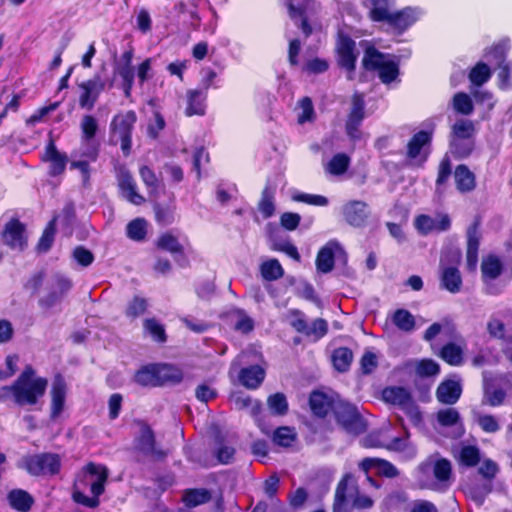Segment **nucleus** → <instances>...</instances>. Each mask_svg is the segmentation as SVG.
I'll return each instance as SVG.
<instances>
[{
	"mask_svg": "<svg viewBox=\"0 0 512 512\" xmlns=\"http://www.w3.org/2000/svg\"><path fill=\"white\" fill-rule=\"evenodd\" d=\"M474 134V123L468 119H459L452 126L450 138L474 139Z\"/></svg>",
	"mask_w": 512,
	"mask_h": 512,
	"instance_id": "obj_43",
	"label": "nucleus"
},
{
	"mask_svg": "<svg viewBox=\"0 0 512 512\" xmlns=\"http://www.w3.org/2000/svg\"><path fill=\"white\" fill-rule=\"evenodd\" d=\"M133 49L123 52L121 57L114 63V76L121 79V89L126 98H130L135 82V68L132 64Z\"/></svg>",
	"mask_w": 512,
	"mask_h": 512,
	"instance_id": "obj_11",
	"label": "nucleus"
},
{
	"mask_svg": "<svg viewBox=\"0 0 512 512\" xmlns=\"http://www.w3.org/2000/svg\"><path fill=\"white\" fill-rule=\"evenodd\" d=\"M352 479L350 474H346L342 480L338 483L335 499L333 504V512H349L348 505L346 502V490L349 480Z\"/></svg>",
	"mask_w": 512,
	"mask_h": 512,
	"instance_id": "obj_40",
	"label": "nucleus"
},
{
	"mask_svg": "<svg viewBox=\"0 0 512 512\" xmlns=\"http://www.w3.org/2000/svg\"><path fill=\"white\" fill-rule=\"evenodd\" d=\"M481 271L486 282L494 280L501 274L502 263L496 256L490 255L483 260Z\"/></svg>",
	"mask_w": 512,
	"mask_h": 512,
	"instance_id": "obj_44",
	"label": "nucleus"
},
{
	"mask_svg": "<svg viewBox=\"0 0 512 512\" xmlns=\"http://www.w3.org/2000/svg\"><path fill=\"white\" fill-rule=\"evenodd\" d=\"M451 174H452L451 160H450L449 156L445 155L442 158V160L440 161V164L438 167V175H437V179H436L437 190L447 183Z\"/></svg>",
	"mask_w": 512,
	"mask_h": 512,
	"instance_id": "obj_62",
	"label": "nucleus"
},
{
	"mask_svg": "<svg viewBox=\"0 0 512 512\" xmlns=\"http://www.w3.org/2000/svg\"><path fill=\"white\" fill-rule=\"evenodd\" d=\"M22 467L33 476L55 475L60 470L61 460L57 454L40 453L24 457Z\"/></svg>",
	"mask_w": 512,
	"mask_h": 512,
	"instance_id": "obj_8",
	"label": "nucleus"
},
{
	"mask_svg": "<svg viewBox=\"0 0 512 512\" xmlns=\"http://www.w3.org/2000/svg\"><path fill=\"white\" fill-rule=\"evenodd\" d=\"M108 478V469L100 464L88 463L78 476L75 486H90L92 497H88L83 492L75 490L73 499L76 503L89 508H95L99 505V496L104 492L105 483Z\"/></svg>",
	"mask_w": 512,
	"mask_h": 512,
	"instance_id": "obj_2",
	"label": "nucleus"
},
{
	"mask_svg": "<svg viewBox=\"0 0 512 512\" xmlns=\"http://www.w3.org/2000/svg\"><path fill=\"white\" fill-rule=\"evenodd\" d=\"M2 238L4 244L11 249L18 251L24 250L27 246L25 225L16 218L11 219L5 224Z\"/></svg>",
	"mask_w": 512,
	"mask_h": 512,
	"instance_id": "obj_18",
	"label": "nucleus"
},
{
	"mask_svg": "<svg viewBox=\"0 0 512 512\" xmlns=\"http://www.w3.org/2000/svg\"><path fill=\"white\" fill-rule=\"evenodd\" d=\"M480 244L479 224L473 223L467 230L466 262L469 270H475L478 263V249Z\"/></svg>",
	"mask_w": 512,
	"mask_h": 512,
	"instance_id": "obj_24",
	"label": "nucleus"
},
{
	"mask_svg": "<svg viewBox=\"0 0 512 512\" xmlns=\"http://www.w3.org/2000/svg\"><path fill=\"white\" fill-rule=\"evenodd\" d=\"M275 198V188L271 187L270 184H267L261 194V199L258 204V209L263 215L264 218H270L275 211L274 205Z\"/></svg>",
	"mask_w": 512,
	"mask_h": 512,
	"instance_id": "obj_38",
	"label": "nucleus"
},
{
	"mask_svg": "<svg viewBox=\"0 0 512 512\" xmlns=\"http://www.w3.org/2000/svg\"><path fill=\"white\" fill-rule=\"evenodd\" d=\"M432 141V132L421 130L415 133L406 146L407 158L417 160L423 165L429 155V147Z\"/></svg>",
	"mask_w": 512,
	"mask_h": 512,
	"instance_id": "obj_12",
	"label": "nucleus"
},
{
	"mask_svg": "<svg viewBox=\"0 0 512 512\" xmlns=\"http://www.w3.org/2000/svg\"><path fill=\"white\" fill-rule=\"evenodd\" d=\"M267 405L272 414L283 416L288 412V402L283 393H275L270 395L267 400Z\"/></svg>",
	"mask_w": 512,
	"mask_h": 512,
	"instance_id": "obj_52",
	"label": "nucleus"
},
{
	"mask_svg": "<svg viewBox=\"0 0 512 512\" xmlns=\"http://www.w3.org/2000/svg\"><path fill=\"white\" fill-rule=\"evenodd\" d=\"M41 160L49 163L48 174L52 177H56L64 173L68 163V156L66 153L60 152L54 141L50 140L45 147Z\"/></svg>",
	"mask_w": 512,
	"mask_h": 512,
	"instance_id": "obj_19",
	"label": "nucleus"
},
{
	"mask_svg": "<svg viewBox=\"0 0 512 512\" xmlns=\"http://www.w3.org/2000/svg\"><path fill=\"white\" fill-rule=\"evenodd\" d=\"M211 493L205 488L188 489L183 494V502L189 508L196 507L209 502Z\"/></svg>",
	"mask_w": 512,
	"mask_h": 512,
	"instance_id": "obj_37",
	"label": "nucleus"
},
{
	"mask_svg": "<svg viewBox=\"0 0 512 512\" xmlns=\"http://www.w3.org/2000/svg\"><path fill=\"white\" fill-rule=\"evenodd\" d=\"M207 93L200 89H190L186 92L187 106L185 115L188 117L203 116L206 112Z\"/></svg>",
	"mask_w": 512,
	"mask_h": 512,
	"instance_id": "obj_25",
	"label": "nucleus"
},
{
	"mask_svg": "<svg viewBox=\"0 0 512 512\" xmlns=\"http://www.w3.org/2000/svg\"><path fill=\"white\" fill-rule=\"evenodd\" d=\"M136 120V113L130 110L126 113L115 115L110 124L112 133L118 135L121 140V150L125 155H128L131 150L132 131Z\"/></svg>",
	"mask_w": 512,
	"mask_h": 512,
	"instance_id": "obj_10",
	"label": "nucleus"
},
{
	"mask_svg": "<svg viewBox=\"0 0 512 512\" xmlns=\"http://www.w3.org/2000/svg\"><path fill=\"white\" fill-rule=\"evenodd\" d=\"M474 139L450 138V152L455 158L463 159L468 157L474 150Z\"/></svg>",
	"mask_w": 512,
	"mask_h": 512,
	"instance_id": "obj_42",
	"label": "nucleus"
},
{
	"mask_svg": "<svg viewBox=\"0 0 512 512\" xmlns=\"http://www.w3.org/2000/svg\"><path fill=\"white\" fill-rule=\"evenodd\" d=\"M359 468L366 474L367 481H369V483L376 488H378L379 485L368 474L371 469H376L378 475L387 478H395L399 475V471L395 465L387 460L380 458H364L360 462Z\"/></svg>",
	"mask_w": 512,
	"mask_h": 512,
	"instance_id": "obj_17",
	"label": "nucleus"
},
{
	"mask_svg": "<svg viewBox=\"0 0 512 512\" xmlns=\"http://www.w3.org/2000/svg\"><path fill=\"white\" fill-rule=\"evenodd\" d=\"M415 371L420 377H432L439 374L440 366L432 359H423L417 362Z\"/></svg>",
	"mask_w": 512,
	"mask_h": 512,
	"instance_id": "obj_60",
	"label": "nucleus"
},
{
	"mask_svg": "<svg viewBox=\"0 0 512 512\" xmlns=\"http://www.w3.org/2000/svg\"><path fill=\"white\" fill-rule=\"evenodd\" d=\"M56 219H52L43 231L42 236L37 244V250L40 253H46L54 242V236L56 232Z\"/></svg>",
	"mask_w": 512,
	"mask_h": 512,
	"instance_id": "obj_54",
	"label": "nucleus"
},
{
	"mask_svg": "<svg viewBox=\"0 0 512 512\" xmlns=\"http://www.w3.org/2000/svg\"><path fill=\"white\" fill-rule=\"evenodd\" d=\"M362 65L367 71H377L383 84L389 85L399 76V64L389 55L378 51L374 46L365 50Z\"/></svg>",
	"mask_w": 512,
	"mask_h": 512,
	"instance_id": "obj_4",
	"label": "nucleus"
},
{
	"mask_svg": "<svg viewBox=\"0 0 512 512\" xmlns=\"http://www.w3.org/2000/svg\"><path fill=\"white\" fill-rule=\"evenodd\" d=\"M437 421L444 427L454 426L460 421V414L454 408L441 409L437 413Z\"/></svg>",
	"mask_w": 512,
	"mask_h": 512,
	"instance_id": "obj_61",
	"label": "nucleus"
},
{
	"mask_svg": "<svg viewBox=\"0 0 512 512\" xmlns=\"http://www.w3.org/2000/svg\"><path fill=\"white\" fill-rule=\"evenodd\" d=\"M442 331L452 335L455 332V326L447 318L443 319L442 322H435L426 329L423 335V339L430 342L435 339V337Z\"/></svg>",
	"mask_w": 512,
	"mask_h": 512,
	"instance_id": "obj_48",
	"label": "nucleus"
},
{
	"mask_svg": "<svg viewBox=\"0 0 512 512\" xmlns=\"http://www.w3.org/2000/svg\"><path fill=\"white\" fill-rule=\"evenodd\" d=\"M157 364H149L141 367L134 375V380L141 386H159Z\"/></svg>",
	"mask_w": 512,
	"mask_h": 512,
	"instance_id": "obj_35",
	"label": "nucleus"
},
{
	"mask_svg": "<svg viewBox=\"0 0 512 512\" xmlns=\"http://www.w3.org/2000/svg\"><path fill=\"white\" fill-rule=\"evenodd\" d=\"M505 397L506 393L502 388L486 387L484 390V401L492 407L503 404Z\"/></svg>",
	"mask_w": 512,
	"mask_h": 512,
	"instance_id": "obj_63",
	"label": "nucleus"
},
{
	"mask_svg": "<svg viewBox=\"0 0 512 512\" xmlns=\"http://www.w3.org/2000/svg\"><path fill=\"white\" fill-rule=\"evenodd\" d=\"M474 419L485 433L493 434L501 428L497 418L493 415L477 413Z\"/></svg>",
	"mask_w": 512,
	"mask_h": 512,
	"instance_id": "obj_55",
	"label": "nucleus"
},
{
	"mask_svg": "<svg viewBox=\"0 0 512 512\" xmlns=\"http://www.w3.org/2000/svg\"><path fill=\"white\" fill-rule=\"evenodd\" d=\"M452 104L454 110L462 115H470L474 110L471 97L464 92L456 93L453 96Z\"/></svg>",
	"mask_w": 512,
	"mask_h": 512,
	"instance_id": "obj_50",
	"label": "nucleus"
},
{
	"mask_svg": "<svg viewBox=\"0 0 512 512\" xmlns=\"http://www.w3.org/2000/svg\"><path fill=\"white\" fill-rule=\"evenodd\" d=\"M491 78V70L489 66L483 62H479L469 73V80L475 86H481Z\"/></svg>",
	"mask_w": 512,
	"mask_h": 512,
	"instance_id": "obj_49",
	"label": "nucleus"
},
{
	"mask_svg": "<svg viewBox=\"0 0 512 512\" xmlns=\"http://www.w3.org/2000/svg\"><path fill=\"white\" fill-rule=\"evenodd\" d=\"M133 451L138 462L145 459L161 460L166 456V453L156 445L154 431L144 422L139 423V432L133 440Z\"/></svg>",
	"mask_w": 512,
	"mask_h": 512,
	"instance_id": "obj_5",
	"label": "nucleus"
},
{
	"mask_svg": "<svg viewBox=\"0 0 512 512\" xmlns=\"http://www.w3.org/2000/svg\"><path fill=\"white\" fill-rule=\"evenodd\" d=\"M462 394V385L459 380L447 379L442 381L436 389V399L445 405L457 403Z\"/></svg>",
	"mask_w": 512,
	"mask_h": 512,
	"instance_id": "obj_21",
	"label": "nucleus"
},
{
	"mask_svg": "<svg viewBox=\"0 0 512 512\" xmlns=\"http://www.w3.org/2000/svg\"><path fill=\"white\" fill-rule=\"evenodd\" d=\"M336 48L339 65L348 72H353L355 70L357 60L355 41L350 36L344 33H339Z\"/></svg>",
	"mask_w": 512,
	"mask_h": 512,
	"instance_id": "obj_16",
	"label": "nucleus"
},
{
	"mask_svg": "<svg viewBox=\"0 0 512 512\" xmlns=\"http://www.w3.org/2000/svg\"><path fill=\"white\" fill-rule=\"evenodd\" d=\"M372 6L370 18L375 22H386L389 26L398 30L405 31L413 25L422 15L419 8L406 7L402 10L393 12L394 0H369Z\"/></svg>",
	"mask_w": 512,
	"mask_h": 512,
	"instance_id": "obj_1",
	"label": "nucleus"
},
{
	"mask_svg": "<svg viewBox=\"0 0 512 512\" xmlns=\"http://www.w3.org/2000/svg\"><path fill=\"white\" fill-rule=\"evenodd\" d=\"M144 330L148 332L152 338L159 343H164L167 339L164 326L156 319L149 318L144 321Z\"/></svg>",
	"mask_w": 512,
	"mask_h": 512,
	"instance_id": "obj_57",
	"label": "nucleus"
},
{
	"mask_svg": "<svg viewBox=\"0 0 512 512\" xmlns=\"http://www.w3.org/2000/svg\"><path fill=\"white\" fill-rule=\"evenodd\" d=\"M452 467L447 459L433 460V480L441 483V491H445L449 487Z\"/></svg>",
	"mask_w": 512,
	"mask_h": 512,
	"instance_id": "obj_33",
	"label": "nucleus"
},
{
	"mask_svg": "<svg viewBox=\"0 0 512 512\" xmlns=\"http://www.w3.org/2000/svg\"><path fill=\"white\" fill-rule=\"evenodd\" d=\"M392 323L400 330L410 333L415 329L416 321L414 316L406 309H397L391 317Z\"/></svg>",
	"mask_w": 512,
	"mask_h": 512,
	"instance_id": "obj_36",
	"label": "nucleus"
},
{
	"mask_svg": "<svg viewBox=\"0 0 512 512\" xmlns=\"http://www.w3.org/2000/svg\"><path fill=\"white\" fill-rule=\"evenodd\" d=\"M80 128L82 132V140L89 142L97 133V120L92 115H84L80 123Z\"/></svg>",
	"mask_w": 512,
	"mask_h": 512,
	"instance_id": "obj_58",
	"label": "nucleus"
},
{
	"mask_svg": "<svg viewBox=\"0 0 512 512\" xmlns=\"http://www.w3.org/2000/svg\"><path fill=\"white\" fill-rule=\"evenodd\" d=\"M350 165V158L345 153L335 154L325 165V171L334 176L343 175Z\"/></svg>",
	"mask_w": 512,
	"mask_h": 512,
	"instance_id": "obj_39",
	"label": "nucleus"
},
{
	"mask_svg": "<svg viewBox=\"0 0 512 512\" xmlns=\"http://www.w3.org/2000/svg\"><path fill=\"white\" fill-rule=\"evenodd\" d=\"M440 357L452 366H459L463 363V349L453 342L447 343L442 347Z\"/></svg>",
	"mask_w": 512,
	"mask_h": 512,
	"instance_id": "obj_41",
	"label": "nucleus"
},
{
	"mask_svg": "<svg viewBox=\"0 0 512 512\" xmlns=\"http://www.w3.org/2000/svg\"><path fill=\"white\" fill-rule=\"evenodd\" d=\"M139 173L143 183L146 185L149 191V194L153 197H157L159 181L154 171L148 166H143L140 168Z\"/></svg>",
	"mask_w": 512,
	"mask_h": 512,
	"instance_id": "obj_56",
	"label": "nucleus"
},
{
	"mask_svg": "<svg viewBox=\"0 0 512 512\" xmlns=\"http://www.w3.org/2000/svg\"><path fill=\"white\" fill-rule=\"evenodd\" d=\"M51 397V418L56 419L63 411L66 398V382L60 374L53 379Z\"/></svg>",
	"mask_w": 512,
	"mask_h": 512,
	"instance_id": "obj_22",
	"label": "nucleus"
},
{
	"mask_svg": "<svg viewBox=\"0 0 512 512\" xmlns=\"http://www.w3.org/2000/svg\"><path fill=\"white\" fill-rule=\"evenodd\" d=\"M415 477L421 488L432 491H441V483L433 480V459L429 458L419 464L415 471Z\"/></svg>",
	"mask_w": 512,
	"mask_h": 512,
	"instance_id": "obj_27",
	"label": "nucleus"
},
{
	"mask_svg": "<svg viewBox=\"0 0 512 512\" xmlns=\"http://www.w3.org/2000/svg\"><path fill=\"white\" fill-rule=\"evenodd\" d=\"M272 439L276 445L289 447L295 441L296 433L294 432L293 428L282 426L273 432Z\"/></svg>",
	"mask_w": 512,
	"mask_h": 512,
	"instance_id": "obj_51",
	"label": "nucleus"
},
{
	"mask_svg": "<svg viewBox=\"0 0 512 512\" xmlns=\"http://www.w3.org/2000/svg\"><path fill=\"white\" fill-rule=\"evenodd\" d=\"M336 401L319 391H313L309 397L311 411L319 418H324L330 411L334 413Z\"/></svg>",
	"mask_w": 512,
	"mask_h": 512,
	"instance_id": "obj_28",
	"label": "nucleus"
},
{
	"mask_svg": "<svg viewBox=\"0 0 512 512\" xmlns=\"http://www.w3.org/2000/svg\"><path fill=\"white\" fill-rule=\"evenodd\" d=\"M382 398L385 402L396 405L400 409L406 406L413 399L410 392L406 388L400 386L386 387L382 391Z\"/></svg>",
	"mask_w": 512,
	"mask_h": 512,
	"instance_id": "obj_32",
	"label": "nucleus"
},
{
	"mask_svg": "<svg viewBox=\"0 0 512 512\" xmlns=\"http://www.w3.org/2000/svg\"><path fill=\"white\" fill-rule=\"evenodd\" d=\"M72 288V281L62 274H54L45 283L44 295L39 299V306L49 309L59 303Z\"/></svg>",
	"mask_w": 512,
	"mask_h": 512,
	"instance_id": "obj_9",
	"label": "nucleus"
},
{
	"mask_svg": "<svg viewBox=\"0 0 512 512\" xmlns=\"http://www.w3.org/2000/svg\"><path fill=\"white\" fill-rule=\"evenodd\" d=\"M365 118V100L362 94L355 93L352 97V107L348 115L345 129L347 135L353 139L360 138L359 127Z\"/></svg>",
	"mask_w": 512,
	"mask_h": 512,
	"instance_id": "obj_15",
	"label": "nucleus"
},
{
	"mask_svg": "<svg viewBox=\"0 0 512 512\" xmlns=\"http://www.w3.org/2000/svg\"><path fill=\"white\" fill-rule=\"evenodd\" d=\"M106 81L100 74H95L91 79L82 82L79 87L82 93L79 97L81 108L92 110L100 94L105 89Z\"/></svg>",
	"mask_w": 512,
	"mask_h": 512,
	"instance_id": "obj_14",
	"label": "nucleus"
},
{
	"mask_svg": "<svg viewBox=\"0 0 512 512\" xmlns=\"http://www.w3.org/2000/svg\"><path fill=\"white\" fill-rule=\"evenodd\" d=\"M147 221L143 218H136L126 226V235L129 239L141 242L147 235Z\"/></svg>",
	"mask_w": 512,
	"mask_h": 512,
	"instance_id": "obj_45",
	"label": "nucleus"
},
{
	"mask_svg": "<svg viewBox=\"0 0 512 512\" xmlns=\"http://www.w3.org/2000/svg\"><path fill=\"white\" fill-rule=\"evenodd\" d=\"M342 248L336 241H329L323 246L316 257L317 270L322 273H328L334 268V257L337 251H341Z\"/></svg>",
	"mask_w": 512,
	"mask_h": 512,
	"instance_id": "obj_26",
	"label": "nucleus"
},
{
	"mask_svg": "<svg viewBox=\"0 0 512 512\" xmlns=\"http://www.w3.org/2000/svg\"><path fill=\"white\" fill-rule=\"evenodd\" d=\"M9 505L20 512H28L33 503V497L25 490L14 489L8 493L7 496Z\"/></svg>",
	"mask_w": 512,
	"mask_h": 512,
	"instance_id": "obj_34",
	"label": "nucleus"
},
{
	"mask_svg": "<svg viewBox=\"0 0 512 512\" xmlns=\"http://www.w3.org/2000/svg\"><path fill=\"white\" fill-rule=\"evenodd\" d=\"M48 381L46 378L37 377L32 366L28 365L14 382L15 403L24 405H35L46 391Z\"/></svg>",
	"mask_w": 512,
	"mask_h": 512,
	"instance_id": "obj_3",
	"label": "nucleus"
},
{
	"mask_svg": "<svg viewBox=\"0 0 512 512\" xmlns=\"http://www.w3.org/2000/svg\"><path fill=\"white\" fill-rule=\"evenodd\" d=\"M344 220L352 227L362 228L366 225L370 210L366 202L361 200H350L341 207Z\"/></svg>",
	"mask_w": 512,
	"mask_h": 512,
	"instance_id": "obj_13",
	"label": "nucleus"
},
{
	"mask_svg": "<svg viewBox=\"0 0 512 512\" xmlns=\"http://www.w3.org/2000/svg\"><path fill=\"white\" fill-rule=\"evenodd\" d=\"M265 378V370L259 365L242 368L239 372L240 383L248 389L257 388Z\"/></svg>",
	"mask_w": 512,
	"mask_h": 512,
	"instance_id": "obj_29",
	"label": "nucleus"
},
{
	"mask_svg": "<svg viewBox=\"0 0 512 512\" xmlns=\"http://www.w3.org/2000/svg\"><path fill=\"white\" fill-rule=\"evenodd\" d=\"M353 353L347 347H339L334 350L332 355L333 365L339 372H346L352 362Z\"/></svg>",
	"mask_w": 512,
	"mask_h": 512,
	"instance_id": "obj_46",
	"label": "nucleus"
},
{
	"mask_svg": "<svg viewBox=\"0 0 512 512\" xmlns=\"http://www.w3.org/2000/svg\"><path fill=\"white\" fill-rule=\"evenodd\" d=\"M461 260V252L458 249H450L443 252L440 259L441 285L450 293H458L462 286V277L457 265Z\"/></svg>",
	"mask_w": 512,
	"mask_h": 512,
	"instance_id": "obj_6",
	"label": "nucleus"
},
{
	"mask_svg": "<svg viewBox=\"0 0 512 512\" xmlns=\"http://www.w3.org/2000/svg\"><path fill=\"white\" fill-rule=\"evenodd\" d=\"M157 370L159 386L177 385L182 382L184 377L183 371L179 367L172 364H157Z\"/></svg>",
	"mask_w": 512,
	"mask_h": 512,
	"instance_id": "obj_30",
	"label": "nucleus"
},
{
	"mask_svg": "<svg viewBox=\"0 0 512 512\" xmlns=\"http://www.w3.org/2000/svg\"><path fill=\"white\" fill-rule=\"evenodd\" d=\"M235 405L238 409H249V413L253 417H257L261 411V404L249 396H237Z\"/></svg>",
	"mask_w": 512,
	"mask_h": 512,
	"instance_id": "obj_64",
	"label": "nucleus"
},
{
	"mask_svg": "<svg viewBox=\"0 0 512 512\" xmlns=\"http://www.w3.org/2000/svg\"><path fill=\"white\" fill-rule=\"evenodd\" d=\"M334 416L337 423L349 434L359 435L366 430V424L356 406L337 400L334 404Z\"/></svg>",
	"mask_w": 512,
	"mask_h": 512,
	"instance_id": "obj_7",
	"label": "nucleus"
},
{
	"mask_svg": "<svg viewBox=\"0 0 512 512\" xmlns=\"http://www.w3.org/2000/svg\"><path fill=\"white\" fill-rule=\"evenodd\" d=\"M460 462L467 467H474L480 462V450L476 446H464L460 451Z\"/></svg>",
	"mask_w": 512,
	"mask_h": 512,
	"instance_id": "obj_59",
	"label": "nucleus"
},
{
	"mask_svg": "<svg viewBox=\"0 0 512 512\" xmlns=\"http://www.w3.org/2000/svg\"><path fill=\"white\" fill-rule=\"evenodd\" d=\"M157 247L172 254L174 260L180 266H184L187 263V258L184 254V247L178 241L177 237L171 233H164L160 235L157 240Z\"/></svg>",
	"mask_w": 512,
	"mask_h": 512,
	"instance_id": "obj_23",
	"label": "nucleus"
},
{
	"mask_svg": "<svg viewBox=\"0 0 512 512\" xmlns=\"http://www.w3.org/2000/svg\"><path fill=\"white\" fill-rule=\"evenodd\" d=\"M386 449L397 452H405L409 458L416 455V448L408 441L406 437H394L386 443Z\"/></svg>",
	"mask_w": 512,
	"mask_h": 512,
	"instance_id": "obj_53",
	"label": "nucleus"
},
{
	"mask_svg": "<svg viewBox=\"0 0 512 512\" xmlns=\"http://www.w3.org/2000/svg\"><path fill=\"white\" fill-rule=\"evenodd\" d=\"M456 188L461 193L471 192L476 187L474 173L464 164L458 165L454 171Z\"/></svg>",
	"mask_w": 512,
	"mask_h": 512,
	"instance_id": "obj_31",
	"label": "nucleus"
},
{
	"mask_svg": "<svg viewBox=\"0 0 512 512\" xmlns=\"http://www.w3.org/2000/svg\"><path fill=\"white\" fill-rule=\"evenodd\" d=\"M260 272L262 277L267 281L278 280L284 274V270L277 259H271L262 263Z\"/></svg>",
	"mask_w": 512,
	"mask_h": 512,
	"instance_id": "obj_47",
	"label": "nucleus"
},
{
	"mask_svg": "<svg viewBox=\"0 0 512 512\" xmlns=\"http://www.w3.org/2000/svg\"><path fill=\"white\" fill-rule=\"evenodd\" d=\"M117 180L123 198L134 205H141L145 202L144 197L137 192V184L127 169H119Z\"/></svg>",
	"mask_w": 512,
	"mask_h": 512,
	"instance_id": "obj_20",
	"label": "nucleus"
}]
</instances>
